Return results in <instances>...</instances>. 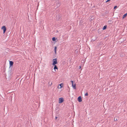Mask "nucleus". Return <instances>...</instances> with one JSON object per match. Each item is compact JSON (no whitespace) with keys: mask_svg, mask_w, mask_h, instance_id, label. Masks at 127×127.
Segmentation results:
<instances>
[{"mask_svg":"<svg viewBox=\"0 0 127 127\" xmlns=\"http://www.w3.org/2000/svg\"><path fill=\"white\" fill-rule=\"evenodd\" d=\"M53 63L52 64L53 65H55L56 64H57V59H53Z\"/></svg>","mask_w":127,"mask_h":127,"instance_id":"f257e3e1","label":"nucleus"},{"mask_svg":"<svg viewBox=\"0 0 127 127\" xmlns=\"http://www.w3.org/2000/svg\"><path fill=\"white\" fill-rule=\"evenodd\" d=\"M71 82L72 84H73V81L72 80L71 81Z\"/></svg>","mask_w":127,"mask_h":127,"instance_id":"f3484780","label":"nucleus"},{"mask_svg":"<svg viewBox=\"0 0 127 127\" xmlns=\"http://www.w3.org/2000/svg\"><path fill=\"white\" fill-rule=\"evenodd\" d=\"M60 86V88H61L63 86V84L62 83L60 84L59 85Z\"/></svg>","mask_w":127,"mask_h":127,"instance_id":"9b49d317","label":"nucleus"},{"mask_svg":"<svg viewBox=\"0 0 127 127\" xmlns=\"http://www.w3.org/2000/svg\"><path fill=\"white\" fill-rule=\"evenodd\" d=\"M64 101V98L62 97L59 98V103H61Z\"/></svg>","mask_w":127,"mask_h":127,"instance_id":"7ed1b4c3","label":"nucleus"},{"mask_svg":"<svg viewBox=\"0 0 127 127\" xmlns=\"http://www.w3.org/2000/svg\"><path fill=\"white\" fill-rule=\"evenodd\" d=\"M72 87L74 89H76V85L75 84H72Z\"/></svg>","mask_w":127,"mask_h":127,"instance_id":"423d86ee","label":"nucleus"},{"mask_svg":"<svg viewBox=\"0 0 127 127\" xmlns=\"http://www.w3.org/2000/svg\"><path fill=\"white\" fill-rule=\"evenodd\" d=\"M88 93H86L85 94V96H88Z\"/></svg>","mask_w":127,"mask_h":127,"instance_id":"4468645a","label":"nucleus"},{"mask_svg":"<svg viewBox=\"0 0 127 127\" xmlns=\"http://www.w3.org/2000/svg\"><path fill=\"white\" fill-rule=\"evenodd\" d=\"M57 117H55V119L56 120L57 119Z\"/></svg>","mask_w":127,"mask_h":127,"instance_id":"6ab92c4d","label":"nucleus"},{"mask_svg":"<svg viewBox=\"0 0 127 127\" xmlns=\"http://www.w3.org/2000/svg\"><path fill=\"white\" fill-rule=\"evenodd\" d=\"M77 100L79 102H80L82 101V99L81 96H80L78 97Z\"/></svg>","mask_w":127,"mask_h":127,"instance_id":"20e7f679","label":"nucleus"},{"mask_svg":"<svg viewBox=\"0 0 127 127\" xmlns=\"http://www.w3.org/2000/svg\"><path fill=\"white\" fill-rule=\"evenodd\" d=\"M1 29L3 30V33H4L6 30V27L5 26H3L1 27Z\"/></svg>","mask_w":127,"mask_h":127,"instance_id":"f03ea898","label":"nucleus"},{"mask_svg":"<svg viewBox=\"0 0 127 127\" xmlns=\"http://www.w3.org/2000/svg\"><path fill=\"white\" fill-rule=\"evenodd\" d=\"M54 65V69L55 70V71H56V70H55L56 69H58V67H57V66L56 65Z\"/></svg>","mask_w":127,"mask_h":127,"instance_id":"0eeeda50","label":"nucleus"},{"mask_svg":"<svg viewBox=\"0 0 127 127\" xmlns=\"http://www.w3.org/2000/svg\"><path fill=\"white\" fill-rule=\"evenodd\" d=\"M107 27V26L106 25L104 26L102 28V30H103L106 29Z\"/></svg>","mask_w":127,"mask_h":127,"instance_id":"6e6552de","label":"nucleus"},{"mask_svg":"<svg viewBox=\"0 0 127 127\" xmlns=\"http://www.w3.org/2000/svg\"><path fill=\"white\" fill-rule=\"evenodd\" d=\"M127 15V13L125 14L123 16V18H124L126 17Z\"/></svg>","mask_w":127,"mask_h":127,"instance_id":"1a4fd4ad","label":"nucleus"},{"mask_svg":"<svg viewBox=\"0 0 127 127\" xmlns=\"http://www.w3.org/2000/svg\"><path fill=\"white\" fill-rule=\"evenodd\" d=\"M114 120L115 121H117V119L116 118L115 119V118H114Z\"/></svg>","mask_w":127,"mask_h":127,"instance_id":"dca6fc26","label":"nucleus"},{"mask_svg":"<svg viewBox=\"0 0 127 127\" xmlns=\"http://www.w3.org/2000/svg\"><path fill=\"white\" fill-rule=\"evenodd\" d=\"M80 66V68L81 67V66Z\"/></svg>","mask_w":127,"mask_h":127,"instance_id":"aec40b11","label":"nucleus"},{"mask_svg":"<svg viewBox=\"0 0 127 127\" xmlns=\"http://www.w3.org/2000/svg\"><path fill=\"white\" fill-rule=\"evenodd\" d=\"M57 49V47L56 46H55V48H54V51H55V53L56 54V53Z\"/></svg>","mask_w":127,"mask_h":127,"instance_id":"9d476101","label":"nucleus"},{"mask_svg":"<svg viewBox=\"0 0 127 127\" xmlns=\"http://www.w3.org/2000/svg\"><path fill=\"white\" fill-rule=\"evenodd\" d=\"M56 40V38L54 37L52 38V40L53 41H55Z\"/></svg>","mask_w":127,"mask_h":127,"instance_id":"f8f14e48","label":"nucleus"},{"mask_svg":"<svg viewBox=\"0 0 127 127\" xmlns=\"http://www.w3.org/2000/svg\"><path fill=\"white\" fill-rule=\"evenodd\" d=\"M117 6H115L114 7V9H115L117 8Z\"/></svg>","mask_w":127,"mask_h":127,"instance_id":"2eb2a0df","label":"nucleus"},{"mask_svg":"<svg viewBox=\"0 0 127 127\" xmlns=\"http://www.w3.org/2000/svg\"><path fill=\"white\" fill-rule=\"evenodd\" d=\"M49 86H50L52 84V82H49Z\"/></svg>","mask_w":127,"mask_h":127,"instance_id":"ddd939ff","label":"nucleus"},{"mask_svg":"<svg viewBox=\"0 0 127 127\" xmlns=\"http://www.w3.org/2000/svg\"><path fill=\"white\" fill-rule=\"evenodd\" d=\"M110 1V0H107L106 1V2H109Z\"/></svg>","mask_w":127,"mask_h":127,"instance_id":"a211bd4d","label":"nucleus"},{"mask_svg":"<svg viewBox=\"0 0 127 127\" xmlns=\"http://www.w3.org/2000/svg\"><path fill=\"white\" fill-rule=\"evenodd\" d=\"M10 67L13 66V62L12 61H10L9 62Z\"/></svg>","mask_w":127,"mask_h":127,"instance_id":"39448f33","label":"nucleus"}]
</instances>
